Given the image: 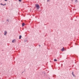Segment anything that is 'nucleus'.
<instances>
[{
    "instance_id": "obj_1",
    "label": "nucleus",
    "mask_w": 79,
    "mask_h": 79,
    "mask_svg": "<svg viewBox=\"0 0 79 79\" xmlns=\"http://www.w3.org/2000/svg\"><path fill=\"white\" fill-rule=\"evenodd\" d=\"M35 6L36 8H37V9H39L40 8V6L38 4H35Z\"/></svg>"
},
{
    "instance_id": "obj_3",
    "label": "nucleus",
    "mask_w": 79,
    "mask_h": 79,
    "mask_svg": "<svg viewBox=\"0 0 79 79\" xmlns=\"http://www.w3.org/2000/svg\"><path fill=\"white\" fill-rule=\"evenodd\" d=\"M64 50H65L64 49V47L61 49V51H64Z\"/></svg>"
},
{
    "instance_id": "obj_2",
    "label": "nucleus",
    "mask_w": 79,
    "mask_h": 79,
    "mask_svg": "<svg viewBox=\"0 0 79 79\" xmlns=\"http://www.w3.org/2000/svg\"><path fill=\"white\" fill-rule=\"evenodd\" d=\"M7 34V31H4V35H6Z\"/></svg>"
},
{
    "instance_id": "obj_9",
    "label": "nucleus",
    "mask_w": 79,
    "mask_h": 79,
    "mask_svg": "<svg viewBox=\"0 0 79 79\" xmlns=\"http://www.w3.org/2000/svg\"><path fill=\"white\" fill-rule=\"evenodd\" d=\"M54 60L55 61H57V60L56 59H54Z\"/></svg>"
},
{
    "instance_id": "obj_4",
    "label": "nucleus",
    "mask_w": 79,
    "mask_h": 79,
    "mask_svg": "<svg viewBox=\"0 0 79 79\" xmlns=\"http://www.w3.org/2000/svg\"><path fill=\"white\" fill-rule=\"evenodd\" d=\"M12 43H14L15 42H16V40H14L12 41Z\"/></svg>"
},
{
    "instance_id": "obj_8",
    "label": "nucleus",
    "mask_w": 79,
    "mask_h": 79,
    "mask_svg": "<svg viewBox=\"0 0 79 79\" xmlns=\"http://www.w3.org/2000/svg\"><path fill=\"white\" fill-rule=\"evenodd\" d=\"M1 5H6V4H5L4 5H2V3L1 4Z\"/></svg>"
},
{
    "instance_id": "obj_5",
    "label": "nucleus",
    "mask_w": 79,
    "mask_h": 79,
    "mask_svg": "<svg viewBox=\"0 0 79 79\" xmlns=\"http://www.w3.org/2000/svg\"><path fill=\"white\" fill-rule=\"evenodd\" d=\"M22 27H23L24 26V23H22Z\"/></svg>"
},
{
    "instance_id": "obj_12",
    "label": "nucleus",
    "mask_w": 79,
    "mask_h": 79,
    "mask_svg": "<svg viewBox=\"0 0 79 79\" xmlns=\"http://www.w3.org/2000/svg\"><path fill=\"white\" fill-rule=\"evenodd\" d=\"M49 1L50 0H48V2H49Z\"/></svg>"
},
{
    "instance_id": "obj_7",
    "label": "nucleus",
    "mask_w": 79,
    "mask_h": 79,
    "mask_svg": "<svg viewBox=\"0 0 79 79\" xmlns=\"http://www.w3.org/2000/svg\"><path fill=\"white\" fill-rule=\"evenodd\" d=\"M21 37H22L21 35H20L19 38V39H21Z\"/></svg>"
},
{
    "instance_id": "obj_14",
    "label": "nucleus",
    "mask_w": 79,
    "mask_h": 79,
    "mask_svg": "<svg viewBox=\"0 0 79 79\" xmlns=\"http://www.w3.org/2000/svg\"><path fill=\"white\" fill-rule=\"evenodd\" d=\"M39 46L40 47V45H39Z\"/></svg>"
},
{
    "instance_id": "obj_6",
    "label": "nucleus",
    "mask_w": 79,
    "mask_h": 79,
    "mask_svg": "<svg viewBox=\"0 0 79 79\" xmlns=\"http://www.w3.org/2000/svg\"><path fill=\"white\" fill-rule=\"evenodd\" d=\"M72 75L73 76V77H74V74L73 72L72 73Z\"/></svg>"
},
{
    "instance_id": "obj_13",
    "label": "nucleus",
    "mask_w": 79,
    "mask_h": 79,
    "mask_svg": "<svg viewBox=\"0 0 79 79\" xmlns=\"http://www.w3.org/2000/svg\"><path fill=\"white\" fill-rule=\"evenodd\" d=\"M5 1H7V0H5Z\"/></svg>"
},
{
    "instance_id": "obj_11",
    "label": "nucleus",
    "mask_w": 79,
    "mask_h": 79,
    "mask_svg": "<svg viewBox=\"0 0 79 79\" xmlns=\"http://www.w3.org/2000/svg\"><path fill=\"white\" fill-rule=\"evenodd\" d=\"M19 2H21V0H19Z\"/></svg>"
},
{
    "instance_id": "obj_10",
    "label": "nucleus",
    "mask_w": 79,
    "mask_h": 79,
    "mask_svg": "<svg viewBox=\"0 0 79 79\" xmlns=\"http://www.w3.org/2000/svg\"><path fill=\"white\" fill-rule=\"evenodd\" d=\"M7 21H9V19H7Z\"/></svg>"
}]
</instances>
